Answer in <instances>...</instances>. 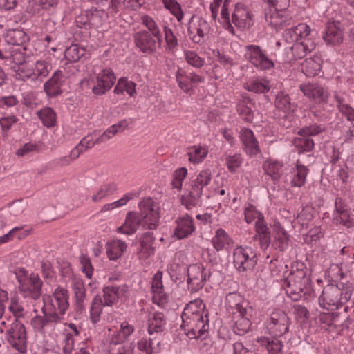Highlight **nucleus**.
Listing matches in <instances>:
<instances>
[{
  "mask_svg": "<svg viewBox=\"0 0 354 354\" xmlns=\"http://www.w3.org/2000/svg\"><path fill=\"white\" fill-rule=\"evenodd\" d=\"M139 212H129L127 213L124 224L117 230L118 232L131 235L138 227L156 229L160 218L158 210L151 198H144L138 204Z\"/></svg>",
  "mask_w": 354,
  "mask_h": 354,
  "instance_id": "f257e3e1",
  "label": "nucleus"
},
{
  "mask_svg": "<svg viewBox=\"0 0 354 354\" xmlns=\"http://www.w3.org/2000/svg\"><path fill=\"white\" fill-rule=\"evenodd\" d=\"M283 286L287 295L294 301L310 295L313 290L310 270L303 263H297L295 269L284 279Z\"/></svg>",
  "mask_w": 354,
  "mask_h": 354,
  "instance_id": "f03ea898",
  "label": "nucleus"
},
{
  "mask_svg": "<svg viewBox=\"0 0 354 354\" xmlns=\"http://www.w3.org/2000/svg\"><path fill=\"white\" fill-rule=\"evenodd\" d=\"M352 292L353 287L350 284H328L324 288L319 303L324 308L339 310L351 299Z\"/></svg>",
  "mask_w": 354,
  "mask_h": 354,
  "instance_id": "7ed1b4c3",
  "label": "nucleus"
},
{
  "mask_svg": "<svg viewBox=\"0 0 354 354\" xmlns=\"http://www.w3.org/2000/svg\"><path fill=\"white\" fill-rule=\"evenodd\" d=\"M288 34L295 43L291 47L295 59H302L313 50L316 44L310 27L306 24H299L288 30Z\"/></svg>",
  "mask_w": 354,
  "mask_h": 354,
  "instance_id": "20e7f679",
  "label": "nucleus"
},
{
  "mask_svg": "<svg viewBox=\"0 0 354 354\" xmlns=\"http://www.w3.org/2000/svg\"><path fill=\"white\" fill-rule=\"evenodd\" d=\"M212 179L210 170L204 169L195 177L190 179L186 192L181 197V203L187 209H191L201 205V198L204 188Z\"/></svg>",
  "mask_w": 354,
  "mask_h": 354,
  "instance_id": "39448f33",
  "label": "nucleus"
},
{
  "mask_svg": "<svg viewBox=\"0 0 354 354\" xmlns=\"http://www.w3.org/2000/svg\"><path fill=\"white\" fill-rule=\"evenodd\" d=\"M185 325L183 323L181 327L189 338H203L209 330L208 314L205 312L189 315L185 317Z\"/></svg>",
  "mask_w": 354,
  "mask_h": 354,
  "instance_id": "423d86ee",
  "label": "nucleus"
},
{
  "mask_svg": "<svg viewBox=\"0 0 354 354\" xmlns=\"http://www.w3.org/2000/svg\"><path fill=\"white\" fill-rule=\"evenodd\" d=\"M257 263L256 251L251 247H236L233 253V263L239 272L250 271Z\"/></svg>",
  "mask_w": 354,
  "mask_h": 354,
  "instance_id": "0eeeda50",
  "label": "nucleus"
},
{
  "mask_svg": "<svg viewBox=\"0 0 354 354\" xmlns=\"http://www.w3.org/2000/svg\"><path fill=\"white\" fill-rule=\"evenodd\" d=\"M290 320L288 315L281 309H274L267 321V329L272 337H279L289 330Z\"/></svg>",
  "mask_w": 354,
  "mask_h": 354,
  "instance_id": "6e6552de",
  "label": "nucleus"
},
{
  "mask_svg": "<svg viewBox=\"0 0 354 354\" xmlns=\"http://www.w3.org/2000/svg\"><path fill=\"white\" fill-rule=\"evenodd\" d=\"M7 340L9 344L20 353L27 351V337L24 325L15 319L6 332Z\"/></svg>",
  "mask_w": 354,
  "mask_h": 354,
  "instance_id": "1a4fd4ad",
  "label": "nucleus"
},
{
  "mask_svg": "<svg viewBox=\"0 0 354 354\" xmlns=\"http://www.w3.org/2000/svg\"><path fill=\"white\" fill-rule=\"evenodd\" d=\"M324 131V128L320 125H311L304 127L298 130L297 134L301 138L294 140V145L297 149L298 153L310 151L314 148V141L310 137L315 136Z\"/></svg>",
  "mask_w": 354,
  "mask_h": 354,
  "instance_id": "9d476101",
  "label": "nucleus"
},
{
  "mask_svg": "<svg viewBox=\"0 0 354 354\" xmlns=\"http://www.w3.org/2000/svg\"><path fill=\"white\" fill-rule=\"evenodd\" d=\"M19 278V290L24 298H30L35 301L39 299L41 295L42 281L37 274H31L28 279Z\"/></svg>",
  "mask_w": 354,
  "mask_h": 354,
  "instance_id": "9b49d317",
  "label": "nucleus"
},
{
  "mask_svg": "<svg viewBox=\"0 0 354 354\" xmlns=\"http://www.w3.org/2000/svg\"><path fill=\"white\" fill-rule=\"evenodd\" d=\"M245 57L257 68L266 70L274 66L272 61L267 57L259 46H246Z\"/></svg>",
  "mask_w": 354,
  "mask_h": 354,
  "instance_id": "f8f14e48",
  "label": "nucleus"
},
{
  "mask_svg": "<svg viewBox=\"0 0 354 354\" xmlns=\"http://www.w3.org/2000/svg\"><path fill=\"white\" fill-rule=\"evenodd\" d=\"M207 274L201 264H192L187 268V286L192 292H197L205 285Z\"/></svg>",
  "mask_w": 354,
  "mask_h": 354,
  "instance_id": "ddd939ff",
  "label": "nucleus"
},
{
  "mask_svg": "<svg viewBox=\"0 0 354 354\" xmlns=\"http://www.w3.org/2000/svg\"><path fill=\"white\" fill-rule=\"evenodd\" d=\"M136 46L142 52L147 54L154 53L160 46L161 38L158 39L148 31H140L133 35Z\"/></svg>",
  "mask_w": 354,
  "mask_h": 354,
  "instance_id": "4468645a",
  "label": "nucleus"
},
{
  "mask_svg": "<svg viewBox=\"0 0 354 354\" xmlns=\"http://www.w3.org/2000/svg\"><path fill=\"white\" fill-rule=\"evenodd\" d=\"M322 38L328 45L337 46L343 42L344 26L339 21L326 23Z\"/></svg>",
  "mask_w": 354,
  "mask_h": 354,
  "instance_id": "2eb2a0df",
  "label": "nucleus"
},
{
  "mask_svg": "<svg viewBox=\"0 0 354 354\" xmlns=\"http://www.w3.org/2000/svg\"><path fill=\"white\" fill-rule=\"evenodd\" d=\"M166 327V319L162 313L155 312L149 318L148 332L151 337H154L156 346L160 343V339Z\"/></svg>",
  "mask_w": 354,
  "mask_h": 354,
  "instance_id": "dca6fc26",
  "label": "nucleus"
},
{
  "mask_svg": "<svg viewBox=\"0 0 354 354\" xmlns=\"http://www.w3.org/2000/svg\"><path fill=\"white\" fill-rule=\"evenodd\" d=\"M115 80V76L111 71L103 70L96 77L95 84L92 88L93 93L97 95L104 94L111 88Z\"/></svg>",
  "mask_w": 354,
  "mask_h": 354,
  "instance_id": "f3484780",
  "label": "nucleus"
},
{
  "mask_svg": "<svg viewBox=\"0 0 354 354\" xmlns=\"http://www.w3.org/2000/svg\"><path fill=\"white\" fill-rule=\"evenodd\" d=\"M65 81V77L62 71H56L53 76L44 84V88L46 95L50 97H57L62 93L61 87Z\"/></svg>",
  "mask_w": 354,
  "mask_h": 354,
  "instance_id": "a211bd4d",
  "label": "nucleus"
},
{
  "mask_svg": "<svg viewBox=\"0 0 354 354\" xmlns=\"http://www.w3.org/2000/svg\"><path fill=\"white\" fill-rule=\"evenodd\" d=\"M300 89L304 95L310 98H313L319 102H326L328 97V91L322 85L317 83H310L300 86Z\"/></svg>",
  "mask_w": 354,
  "mask_h": 354,
  "instance_id": "6ab92c4d",
  "label": "nucleus"
},
{
  "mask_svg": "<svg viewBox=\"0 0 354 354\" xmlns=\"http://www.w3.org/2000/svg\"><path fill=\"white\" fill-rule=\"evenodd\" d=\"M128 290L127 286H106L102 289L104 306H112L115 304L120 297H122Z\"/></svg>",
  "mask_w": 354,
  "mask_h": 354,
  "instance_id": "aec40b11",
  "label": "nucleus"
},
{
  "mask_svg": "<svg viewBox=\"0 0 354 354\" xmlns=\"http://www.w3.org/2000/svg\"><path fill=\"white\" fill-rule=\"evenodd\" d=\"M335 209L334 220L337 223H341L348 228L354 226V214L349 212L344 206L340 198H337L335 200Z\"/></svg>",
  "mask_w": 354,
  "mask_h": 354,
  "instance_id": "412c9836",
  "label": "nucleus"
},
{
  "mask_svg": "<svg viewBox=\"0 0 354 354\" xmlns=\"http://www.w3.org/2000/svg\"><path fill=\"white\" fill-rule=\"evenodd\" d=\"M240 137L244 146V150L248 154L256 156L260 153L259 143L252 130L245 128L242 129Z\"/></svg>",
  "mask_w": 354,
  "mask_h": 354,
  "instance_id": "4be33fe9",
  "label": "nucleus"
},
{
  "mask_svg": "<svg viewBox=\"0 0 354 354\" xmlns=\"http://www.w3.org/2000/svg\"><path fill=\"white\" fill-rule=\"evenodd\" d=\"M75 296V310L78 315L82 314L86 310V288L82 281H76L73 284Z\"/></svg>",
  "mask_w": 354,
  "mask_h": 354,
  "instance_id": "5701e85b",
  "label": "nucleus"
},
{
  "mask_svg": "<svg viewBox=\"0 0 354 354\" xmlns=\"http://www.w3.org/2000/svg\"><path fill=\"white\" fill-rule=\"evenodd\" d=\"M176 227L174 230V236L178 239H183L191 234L194 227L193 221L189 216H183L176 221Z\"/></svg>",
  "mask_w": 354,
  "mask_h": 354,
  "instance_id": "b1692460",
  "label": "nucleus"
},
{
  "mask_svg": "<svg viewBox=\"0 0 354 354\" xmlns=\"http://www.w3.org/2000/svg\"><path fill=\"white\" fill-rule=\"evenodd\" d=\"M348 310V306H344L342 310L333 312L328 316L330 321L328 324L335 328H340L341 330H343L344 328H348L350 323L349 315L347 313Z\"/></svg>",
  "mask_w": 354,
  "mask_h": 354,
  "instance_id": "393cba45",
  "label": "nucleus"
},
{
  "mask_svg": "<svg viewBox=\"0 0 354 354\" xmlns=\"http://www.w3.org/2000/svg\"><path fill=\"white\" fill-rule=\"evenodd\" d=\"M232 22L239 27L252 24V14L246 10L243 4L237 3L232 15Z\"/></svg>",
  "mask_w": 354,
  "mask_h": 354,
  "instance_id": "a878e982",
  "label": "nucleus"
},
{
  "mask_svg": "<svg viewBox=\"0 0 354 354\" xmlns=\"http://www.w3.org/2000/svg\"><path fill=\"white\" fill-rule=\"evenodd\" d=\"M255 104L250 97L243 96L237 104V111L243 120L251 122L254 118L253 109Z\"/></svg>",
  "mask_w": 354,
  "mask_h": 354,
  "instance_id": "bb28decb",
  "label": "nucleus"
},
{
  "mask_svg": "<svg viewBox=\"0 0 354 354\" xmlns=\"http://www.w3.org/2000/svg\"><path fill=\"white\" fill-rule=\"evenodd\" d=\"M334 97L339 112L342 113L348 120L354 122V109L346 103L345 99L339 95L335 94ZM347 134L354 137V124L351 126Z\"/></svg>",
  "mask_w": 354,
  "mask_h": 354,
  "instance_id": "cd10ccee",
  "label": "nucleus"
},
{
  "mask_svg": "<svg viewBox=\"0 0 354 354\" xmlns=\"http://www.w3.org/2000/svg\"><path fill=\"white\" fill-rule=\"evenodd\" d=\"M5 40L8 48L17 47L18 46H24V43L28 40V37L22 30L12 29L7 32Z\"/></svg>",
  "mask_w": 354,
  "mask_h": 354,
  "instance_id": "c85d7f7f",
  "label": "nucleus"
},
{
  "mask_svg": "<svg viewBox=\"0 0 354 354\" xmlns=\"http://www.w3.org/2000/svg\"><path fill=\"white\" fill-rule=\"evenodd\" d=\"M256 236L262 247L267 248L270 243V236L268 228L266 225L264 217L261 216L259 221L255 222Z\"/></svg>",
  "mask_w": 354,
  "mask_h": 354,
  "instance_id": "c756f323",
  "label": "nucleus"
},
{
  "mask_svg": "<svg viewBox=\"0 0 354 354\" xmlns=\"http://www.w3.org/2000/svg\"><path fill=\"white\" fill-rule=\"evenodd\" d=\"M53 296L57 304L61 315H64L68 308V292L66 289L58 286L53 292Z\"/></svg>",
  "mask_w": 354,
  "mask_h": 354,
  "instance_id": "7c9ffc66",
  "label": "nucleus"
},
{
  "mask_svg": "<svg viewBox=\"0 0 354 354\" xmlns=\"http://www.w3.org/2000/svg\"><path fill=\"white\" fill-rule=\"evenodd\" d=\"M88 13L89 22L91 27L98 28L108 18V14L104 10L91 8L87 10Z\"/></svg>",
  "mask_w": 354,
  "mask_h": 354,
  "instance_id": "2f4dec72",
  "label": "nucleus"
},
{
  "mask_svg": "<svg viewBox=\"0 0 354 354\" xmlns=\"http://www.w3.org/2000/svg\"><path fill=\"white\" fill-rule=\"evenodd\" d=\"M27 48L24 46L8 48V58H12L14 63L22 65L26 62L28 54L26 53Z\"/></svg>",
  "mask_w": 354,
  "mask_h": 354,
  "instance_id": "473e14b6",
  "label": "nucleus"
},
{
  "mask_svg": "<svg viewBox=\"0 0 354 354\" xmlns=\"http://www.w3.org/2000/svg\"><path fill=\"white\" fill-rule=\"evenodd\" d=\"M321 71V64L318 58L306 59L301 64V71L307 77H315L318 75Z\"/></svg>",
  "mask_w": 354,
  "mask_h": 354,
  "instance_id": "72a5a7b5",
  "label": "nucleus"
},
{
  "mask_svg": "<svg viewBox=\"0 0 354 354\" xmlns=\"http://www.w3.org/2000/svg\"><path fill=\"white\" fill-rule=\"evenodd\" d=\"M265 174L269 176L275 183L280 178L281 174L282 165L279 162L266 161L263 165Z\"/></svg>",
  "mask_w": 354,
  "mask_h": 354,
  "instance_id": "f704fd0d",
  "label": "nucleus"
},
{
  "mask_svg": "<svg viewBox=\"0 0 354 354\" xmlns=\"http://www.w3.org/2000/svg\"><path fill=\"white\" fill-rule=\"evenodd\" d=\"M205 308V304H203V301L200 299H195L194 301H190L187 306L184 308V310L182 313V320L183 322L184 326L185 325L186 320L185 317H187L189 315H192L195 313H200L204 312L203 310Z\"/></svg>",
  "mask_w": 354,
  "mask_h": 354,
  "instance_id": "c9c22d12",
  "label": "nucleus"
},
{
  "mask_svg": "<svg viewBox=\"0 0 354 354\" xmlns=\"http://www.w3.org/2000/svg\"><path fill=\"white\" fill-rule=\"evenodd\" d=\"M103 306L102 297L95 295L93 299L90 308V318L93 324H96L100 320Z\"/></svg>",
  "mask_w": 354,
  "mask_h": 354,
  "instance_id": "e433bc0d",
  "label": "nucleus"
},
{
  "mask_svg": "<svg viewBox=\"0 0 354 354\" xmlns=\"http://www.w3.org/2000/svg\"><path fill=\"white\" fill-rule=\"evenodd\" d=\"M275 8H265V19L270 26L277 29L280 28L283 23V20Z\"/></svg>",
  "mask_w": 354,
  "mask_h": 354,
  "instance_id": "4c0bfd02",
  "label": "nucleus"
},
{
  "mask_svg": "<svg viewBox=\"0 0 354 354\" xmlns=\"http://www.w3.org/2000/svg\"><path fill=\"white\" fill-rule=\"evenodd\" d=\"M275 106L279 110H281L283 112L286 113L293 110L295 104L291 102V100L288 94L280 92L276 96Z\"/></svg>",
  "mask_w": 354,
  "mask_h": 354,
  "instance_id": "58836bf2",
  "label": "nucleus"
},
{
  "mask_svg": "<svg viewBox=\"0 0 354 354\" xmlns=\"http://www.w3.org/2000/svg\"><path fill=\"white\" fill-rule=\"evenodd\" d=\"M230 239L225 231L219 228L216 231L215 236L212 240L214 248L216 251L222 250L225 245L230 244Z\"/></svg>",
  "mask_w": 354,
  "mask_h": 354,
  "instance_id": "ea45409f",
  "label": "nucleus"
},
{
  "mask_svg": "<svg viewBox=\"0 0 354 354\" xmlns=\"http://www.w3.org/2000/svg\"><path fill=\"white\" fill-rule=\"evenodd\" d=\"M288 240L289 237L286 232L283 229L279 228L274 237L272 246L281 252L284 251L288 248Z\"/></svg>",
  "mask_w": 354,
  "mask_h": 354,
  "instance_id": "a19ab883",
  "label": "nucleus"
},
{
  "mask_svg": "<svg viewBox=\"0 0 354 354\" xmlns=\"http://www.w3.org/2000/svg\"><path fill=\"white\" fill-rule=\"evenodd\" d=\"M118 189V186L114 183L102 185L96 194L92 196V201L97 203L109 195L113 194Z\"/></svg>",
  "mask_w": 354,
  "mask_h": 354,
  "instance_id": "79ce46f5",
  "label": "nucleus"
},
{
  "mask_svg": "<svg viewBox=\"0 0 354 354\" xmlns=\"http://www.w3.org/2000/svg\"><path fill=\"white\" fill-rule=\"evenodd\" d=\"M37 115L46 127H52L55 124L56 113L53 109L49 107L43 109L37 112Z\"/></svg>",
  "mask_w": 354,
  "mask_h": 354,
  "instance_id": "37998d69",
  "label": "nucleus"
},
{
  "mask_svg": "<svg viewBox=\"0 0 354 354\" xmlns=\"http://www.w3.org/2000/svg\"><path fill=\"white\" fill-rule=\"evenodd\" d=\"M155 238L151 232H147L142 236L140 239V251L145 254L147 256H150L153 254L154 248L152 244Z\"/></svg>",
  "mask_w": 354,
  "mask_h": 354,
  "instance_id": "c03bdc74",
  "label": "nucleus"
},
{
  "mask_svg": "<svg viewBox=\"0 0 354 354\" xmlns=\"http://www.w3.org/2000/svg\"><path fill=\"white\" fill-rule=\"evenodd\" d=\"M261 345L266 346L269 354H282V344L277 337L270 340L267 337H261L258 340Z\"/></svg>",
  "mask_w": 354,
  "mask_h": 354,
  "instance_id": "a18cd8bd",
  "label": "nucleus"
},
{
  "mask_svg": "<svg viewBox=\"0 0 354 354\" xmlns=\"http://www.w3.org/2000/svg\"><path fill=\"white\" fill-rule=\"evenodd\" d=\"M308 169L302 165H297L296 172L291 181L292 186L301 187L306 183V175Z\"/></svg>",
  "mask_w": 354,
  "mask_h": 354,
  "instance_id": "49530a36",
  "label": "nucleus"
},
{
  "mask_svg": "<svg viewBox=\"0 0 354 354\" xmlns=\"http://www.w3.org/2000/svg\"><path fill=\"white\" fill-rule=\"evenodd\" d=\"M85 49L80 47L77 44H73L68 47L64 52L66 59L71 62H75L84 55Z\"/></svg>",
  "mask_w": 354,
  "mask_h": 354,
  "instance_id": "de8ad7c7",
  "label": "nucleus"
},
{
  "mask_svg": "<svg viewBox=\"0 0 354 354\" xmlns=\"http://www.w3.org/2000/svg\"><path fill=\"white\" fill-rule=\"evenodd\" d=\"M230 308L232 309L234 315L238 314V316L251 317L253 313V308L248 300H246V304L241 302L240 304H236V305Z\"/></svg>",
  "mask_w": 354,
  "mask_h": 354,
  "instance_id": "09e8293b",
  "label": "nucleus"
},
{
  "mask_svg": "<svg viewBox=\"0 0 354 354\" xmlns=\"http://www.w3.org/2000/svg\"><path fill=\"white\" fill-rule=\"evenodd\" d=\"M239 317L240 319L235 322L234 325V331L239 335H243L249 330L250 327V317H247L245 316Z\"/></svg>",
  "mask_w": 354,
  "mask_h": 354,
  "instance_id": "8fccbe9b",
  "label": "nucleus"
},
{
  "mask_svg": "<svg viewBox=\"0 0 354 354\" xmlns=\"http://www.w3.org/2000/svg\"><path fill=\"white\" fill-rule=\"evenodd\" d=\"M165 7L176 17L178 21L183 18V12L180 5L176 0H163Z\"/></svg>",
  "mask_w": 354,
  "mask_h": 354,
  "instance_id": "3c124183",
  "label": "nucleus"
},
{
  "mask_svg": "<svg viewBox=\"0 0 354 354\" xmlns=\"http://www.w3.org/2000/svg\"><path fill=\"white\" fill-rule=\"evenodd\" d=\"M8 310L13 314L17 320H18L19 318L24 317L25 315L24 308L19 302V299L17 297H11Z\"/></svg>",
  "mask_w": 354,
  "mask_h": 354,
  "instance_id": "603ef678",
  "label": "nucleus"
},
{
  "mask_svg": "<svg viewBox=\"0 0 354 354\" xmlns=\"http://www.w3.org/2000/svg\"><path fill=\"white\" fill-rule=\"evenodd\" d=\"M209 30V26L208 23L205 19H200L198 22V26L196 28L197 35H194L192 37V40L196 44H200L204 36L208 33Z\"/></svg>",
  "mask_w": 354,
  "mask_h": 354,
  "instance_id": "864d4df0",
  "label": "nucleus"
},
{
  "mask_svg": "<svg viewBox=\"0 0 354 354\" xmlns=\"http://www.w3.org/2000/svg\"><path fill=\"white\" fill-rule=\"evenodd\" d=\"M54 1L48 0H39V4L35 1H30L27 7L28 12L30 14L35 15L36 12L39 11V7L41 6L43 9H48L50 7L53 6Z\"/></svg>",
  "mask_w": 354,
  "mask_h": 354,
  "instance_id": "5fc2aeb1",
  "label": "nucleus"
},
{
  "mask_svg": "<svg viewBox=\"0 0 354 354\" xmlns=\"http://www.w3.org/2000/svg\"><path fill=\"white\" fill-rule=\"evenodd\" d=\"M142 23L148 28L151 35L159 39L161 34L155 21L149 16L145 15L142 17Z\"/></svg>",
  "mask_w": 354,
  "mask_h": 354,
  "instance_id": "6e6d98bb",
  "label": "nucleus"
},
{
  "mask_svg": "<svg viewBox=\"0 0 354 354\" xmlns=\"http://www.w3.org/2000/svg\"><path fill=\"white\" fill-rule=\"evenodd\" d=\"M176 77L179 87L184 92H189L192 88L189 76L185 75L183 70L179 69L176 73Z\"/></svg>",
  "mask_w": 354,
  "mask_h": 354,
  "instance_id": "4d7b16f0",
  "label": "nucleus"
},
{
  "mask_svg": "<svg viewBox=\"0 0 354 354\" xmlns=\"http://www.w3.org/2000/svg\"><path fill=\"white\" fill-rule=\"evenodd\" d=\"M187 170L185 167L176 169L173 174L172 185L174 188L181 189L183 181L186 177Z\"/></svg>",
  "mask_w": 354,
  "mask_h": 354,
  "instance_id": "13d9d810",
  "label": "nucleus"
},
{
  "mask_svg": "<svg viewBox=\"0 0 354 354\" xmlns=\"http://www.w3.org/2000/svg\"><path fill=\"white\" fill-rule=\"evenodd\" d=\"M156 345L154 337H150L149 339L142 338L138 342V347L139 350L145 352V354H151L154 346Z\"/></svg>",
  "mask_w": 354,
  "mask_h": 354,
  "instance_id": "bf43d9fd",
  "label": "nucleus"
},
{
  "mask_svg": "<svg viewBox=\"0 0 354 354\" xmlns=\"http://www.w3.org/2000/svg\"><path fill=\"white\" fill-rule=\"evenodd\" d=\"M185 58L187 63L195 68H201L205 63L204 59L200 57L194 51H187Z\"/></svg>",
  "mask_w": 354,
  "mask_h": 354,
  "instance_id": "052dcab7",
  "label": "nucleus"
},
{
  "mask_svg": "<svg viewBox=\"0 0 354 354\" xmlns=\"http://www.w3.org/2000/svg\"><path fill=\"white\" fill-rule=\"evenodd\" d=\"M242 163V158L239 154L229 156L226 158V164L231 172H235Z\"/></svg>",
  "mask_w": 354,
  "mask_h": 354,
  "instance_id": "680f3d73",
  "label": "nucleus"
},
{
  "mask_svg": "<svg viewBox=\"0 0 354 354\" xmlns=\"http://www.w3.org/2000/svg\"><path fill=\"white\" fill-rule=\"evenodd\" d=\"M225 302L227 306L230 308L236 305V304H240L241 302H243L246 304V299L238 292H230L226 295Z\"/></svg>",
  "mask_w": 354,
  "mask_h": 354,
  "instance_id": "e2e57ef3",
  "label": "nucleus"
},
{
  "mask_svg": "<svg viewBox=\"0 0 354 354\" xmlns=\"http://www.w3.org/2000/svg\"><path fill=\"white\" fill-rule=\"evenodd\" d=\"M248 90L249 91L254 92L257 93H263L269 91L270 86H268V84L262 83L259 81H255L250 83L248 86Z\"/></svg>",
  "mask_w": 354,
  "mask_h": 354,
  "instance_id": "0e129e2a",
  "label": "nucleus"
},
{
  "mask_svg": "<svg viewBox=\"0 0 354 354\" xmlns=\"http://www.w3.org/2000/svg\"><path fill=\"white\" fill-rule=\"evenodd\" d=\"M165 39L167 42V46L169 48L173 49L178 45V40L175 35L173 33V31L165 27Z\"/></svg>",
  "mask_w": 354,
  "mask_h": 354,
  "instance_id": "69168bd1",
  "label": "nucleus"
},
{
  "mask_svg": "<svg viewBox=\"0 0 354 354\" xmlns=\"http://www.w3.org/2000/svg\"><path fill=\"white\" fill-rule=\"evenodd\" d=\"M43 306L41 307V313H57V308L55 305L53 304L51 297L48 295L44 296L42 298Z\"/></svg>",
  "mask_w": 354,
  "mask_h": 354,
  "instance_id": "338daca9",
  "label": "nucleus"
},
{
  "mask_svg": "<svg viewBox=\"0 0 354 354\" xmlns=\"http://www.w3.org/2000/svg\"><path fill=\"white\" fill-rule=\"evenodd\" d=\"M293 309L294 315L297 319L301 320V322H304L306 319H308L309 312L306 307L301 305H295L293 306Z\"/></svg>",
  "mask_w": 354,
  "mask_h": 354,
  "instance_id": "774afa93",
  "label": "nucleus"
}]
</instances>
